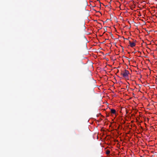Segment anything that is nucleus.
Wrapping results in <instances>:
<instances>
[{
	"mask_svg": "<svg viewBox=\"0 0 157 157\" xmlns=\"http://www.w3.org/2000/svg\"><path fill=\"white\" fill-rule=\"evenodd\" d=\"M129 74V71L126 70L124 71L123 73L121 74L123 75V77L126 78H128Z\"/></svg>",
	"mask_w": 157,
	"mask_h": 157,
	"instance_id": "nucleus-1",
	"label": "nucleus"
},
{
	"mask_svg": "<svg viewBox=\"0 0 157 157\" xmlns=\"http://www.w3.org/2000/svg\"><path fill=\"white\" fill-rule=\"evenodd\" d=\"M129 44L131 47H133L135 46V44L134 42H131L130 41H129Z\"/></svg>",
	"mask_w": 157,
	"mask_h": 157,
	"instance_id": "nucleus-2",
	"label": "nucleus"
},
{
	"mask_svg": "<svg viewBox=\"0 0 157 157\" xmlns=\"http://www.w3.org/2000/svg\"><path fill=\"white\" fill-rule=\"evenodd\" d=\"M111 36L112 38H113V35L111 34Z\"/></svg>",
	"mask_w": 157,
	"mask_h": 157,
	"instance_id": "nucleus-5",
	"label": "nucleus"
},
{
	"mask_svg": "<svg viewBox=\"0 0 157 157\" xmlns=\"http://www.w3.org/2000/svg\"><path fill=\"white\" fill-rule=\"evenodd\" d=\"M111 112L112 113L115 114L116 111L115 109H111Z\"/></svg>",
	"mask_w": 157,
	"mask_h": 157,
	"instance_id": "nucleus-3",
	"label": "nucleus"
},
{
	"mask_svg": "<svg viewBox=\"0 0 157 157\" xmlns=\"http://www.w3.org/2000/svg\"><path fill=\"white\" fill-rule=\"evenodd\" d=\"M110 153V151L109 150H107L106 151V154H109Z\"/></svg>",
	"mask_w": 157,
	"mask_h": 157,
	"instance_id": "nucleus-4",
	"label": "nucleus"
},
{
	"mask_svg": "<svg viewBox=\"0 0 157 157\" xmlns=\"http://www.w3.org/2000/svg\"><path fill=\"white\" fill-rule=\"evenodd\" d=\"M122 37H123V38L124 39V40H128V39H127V38H124V37L123 36H122Z\"/></svg>",
	"mask_w": 157,
	"mask_h": 157,
	"instance_id": "nucleus-6",
	"label": "nucleus"
}]
</instances>
